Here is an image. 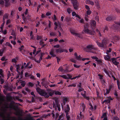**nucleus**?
Wrapping results in <instances>:
<instances>
[{"instance_id": "f257e3e1", "label": "nucleus", "mask_w": 120, "mask_h": 120, "mask_svg": "<svg viewBox=\"0 0 120 120\" xmlns=\"http://www.w3.org/2000/svg\"><path fill=\"white\" fill-rule=\"evenodd\" d=\"M37 92L41 95L44 96L45 98H48L49 96H52L54 94V91L49 89H47V93L44 90H42L38 87L36 89Z\"/></svg>"}, {"instance_id": "f03ea898", "label": "nucleus", "mask_w": 120, "mask_h": 120, "mask_svg": "<svg viewBox=\"0 0 120 120\" xmlns=\"http://www.w3.org/2000/svg\"><path fill=\"white\" fill-rule=\"evenodd\" d=\"M105 40H103L101 43L97 41L96 42L98 46L102 48H105L106 47L105 46Z\"/></svg>"}, {"instance_id": "7ed1b4c3", "label": "nucleus", "mask_w": 120, "mask_h": 120, "mask_svg": "<svg viewBox=\"0 0 120 120\" xmlns=\"http://www.w3.org/2000/svg\"><path fill=\"white\" fill-rule=\"evenodd\" d=\"M83 31L85 33L87 34L91 35H94L95 33V31L94 30H91L88 29H83Z\"/></svg>"}, {"instance_id": "20e7f679", "label": "nucleus", "mask_w": 120, "mask_h": 120, "mask_svg": "<svg viewBox=\"0 0 120 120\" xmlns=\"http://www.w3.org/2000/svg\"><path fill=\"white\" fill-rule=\"evenodd\" d=\"M86 49L88 50L89 51L91 50L94 49L95 48L94 45L92 44H89L86 46Z\"/></svg>"}, {"instance_id": "39448f33", "label": "nucleus", "mask_w": 120, "mask_h": 120, "mask_svg": "<svg viewBox=\"0 0 120 120\" xmlns=\"http://www.w3.org/2000/svg\"><path fill=\"white\" fill-rule=\"evenodd\" d=\"M69 101V98L67 97H63V103H61V105H65L66 104V103Z\"/></svg>"}, {"instance_id": "423d86ee", "label": "nucleus", "mask_w": 120, "mask_h": 120, "mask_svg": "<svg viewBox=\"0 0 120 120\" xmlns=\"http://www.w3.org/2000/svg\"><path fill=\"white\" fill-rule=\"evenodd\" d=\"M115 19V18L112 15L108 16L106 19V20L109 21L113 20Z\"/></svg>"}, {"instance_id": "0eeeda50", "label": "nucleus", "mask_w": 120, "mask_h": 120, "mask_svg": "<svg viewBox=\"0 0 120 120\" xmlns=\"http://www.w3.org/2000/svg\"><path fill=\"white\" fill-rule=\"evenodd\" d=\"M5 101L4 98L0 97V104L2 105H8L7 104H3L5 102Z\"/></svg>"}, {"instance_id": "6e6552de", "label": "nucleus", "mask_w": 120, "mask_h": 120, "mask_svg": "<svg viewBox=\"0 0 120 120\" xmlns=\"http://www.w3.org/2000/svg\"><path fill=\"white\" fill-rule=\"evenodd\" d=\"M119 57H118L116 58H112L111 59V61H112L113 63L115 65H117L119 63V62H117L116 61V59Z\"/></svg>"}, {"instance_id": "1a4fd4ad", "label": "nucleus", "mask_w": 120, "mask_h": 120, "mask_svg": "<svg viewBox=\"0 0 120 120\" xmlns=\"http://www.w3.org/2000/svg\"><path fill=\"white\" fill-rule=\"evenodd\" d=\"M112 100V99L110 97H109V99L105 100L103 101V102L105 103V104H108V103L110 102V100Z\"/></svg>"}, {"instance_id": "9d476101", "label": "nucleus", "mask_w": 120, "mask_h": 120, "mask_svg": "<svg viewBox=\"0 0 120 120\" xmlns=\"http://www.w3.org/2000/svg\"><path fill=\"white\" fill-rule=\"evenodd\" d=\"M83 94L82 93H81V94L86 99L88 100L89 99V97H86V91H84L83 92Z\"/></svg>"}, {"instance_id": "9b49d317", "label": "nucleus", "mask_w": 120, "mask_h": 120, "mask_svg": "<svg viewBox=\"0 0 120 120\" xmlns=\"http://www.w3.org/2000/svg\"><path fill=\"white\" fill-rule=\"evenodd\" d=\"M81 112L77 116V119H78L80 120V119H81L83 118L84 116L81 114Z\"/></svg>"}, {"instance_id": "f8f14e48", "label": "nucleus", "mask_w": 120, "mask_h": 120, "mask_svg": "<svg viewBox=\"0 0 120 120\" xmlns=\"http://www.w3.org/2000/svg\"><path fill=\"white\" fill-rule=\"evenodd\" d=\"M7 99L10 102V104L9 105L7 104V103H5L7 104L8 105H14L15 104V103L13 101H10L11 99L9 97H7Z\"/></svg>"}, {"instance_id": "ddd939ff", "label": "nucleus", "mask_w": 120, "mask_h": 120, "mask_svg": "<svg viewBox=\"0 0 120 120\" xmlns=\"http://www.w3.org/2000/svg\"><path fill=\"white\" fill-rule=\"evenodd\" d=\"M45 54V53H41L40 56V58L38 61H37V63H40V62L41 60L42 59V58L43 56Z\"/></svg>"}, {"instance_id": "4468645a", "label": "nucleus", "mask_w": 120, "mask_h": 120, "mask_svg": "<svg viewBox=\"0 0 120 120\" xmlns=\"http://www.w3.org/2000/svg\"><path fill=\"white\" fill-rule=\"evenodd\" d=\"M110 56L109 55H107L104 56L105 59L106 60L109 61L110 58Z\"/></svg>"}, {"instance_id": "2eb2a0df", "label": "nucleus", "mask_w": 120, "mask_h": 120, "mask_svg": "<svg viewBox=\"0 0 120 120\" xmlns=\"http://www.w3.org/2000/svg\"><path fill=\"white\" fill-rule=\"evenodd\" d=\"M67 107L65 109V113H68V112H69L70 109L69 107V105H67Z\"/></svg>"}, {"instance_id": "dca6fc26", "label": "nucleus", "mask_w": 120, "mask_h": 120, "mask_svg": "<svg viewBox=\"0 0 120 120\" xmlns=\"http://www.w3.org/2000/svg\"><path fill=\"white\" fill-rule=\"evenodd\" d=\"M56 53H58L59 52L61 53L62 52L64 51V50L63 49H62L61 48H59L57 49H56Z\"/></svg>"}, {"instance_id": "f3484780", "label": "nucleus", "mask_w": 120, "mask_h": 120, "mask_svg": "<svg viewBox=\"0 0 120 120\" xmlns=\"http://www.w3.org/2000/svg\"><path fill=\"white\" fill-rule=\"evenodd\" d=\"M64 115L62 114L60 115L58 119L57 120H64V118L63 116Z\"/></svg>"}, {"instance_id": "a211bd4d", "label": "nucleus", "mask_w": 120, "mask_h": 120, "mask_svg": "<svg viewBox=\"0 0 120 120\" xmlns=\"http://www.w3.org/2000/svg\"><path fill=\"white\" fill-rule=\"evenodd\" d=\"M91 26L95 27L96 26V22L94 20L92 21L91 24Z\"/></svg>"}, {"instance_id": "6ab92c4d", "label": "nucleus", "mask_w": 120, "mask_h": 120, "mask_svg": "<svg viewBox=\"0 0 120 120\" xmlns=\"http://www.w3.org/2000/svg\"><path fill=\"white\" fill-rule=\"evenodd\" d=\"M9 2V0H6L5 1V6L6 7H8L9 6L10 4V3Z\"/></svg>"}, {"instance_id": "aec40b11", "label": "nucleus", "mask_w": 120, "mask_h": 120, "mask_svg": "<svg viewBox=\"0 0 120 120\" xmlns=\"http://www.w3.org/2000/svg\"><path fill=\"white\" fill-rule=\"evenodd\" d=\"M22 111H17L16 115H19V116H22Z\"/></svg>"}, {"instance_id": "412c9836", "label": "nucleus", "mask_w": 120, "mask_h": 120, "mask_svg": "<svg viewBox=\"0 0 120 120\" xmlns=\"http://www.w3.org/2000/svg\"><path fill=\"white\" fill-rule=\"evenodd\" d=\"M53 107H55L56 110L57 108L58 110L59 111L60 110V105H53Z\"/></svg>"}, {"instance_id": "4be33fe9", "label": "nucleus", "mask_w": 120, "mask_h": 120, "mask_svg": "<svg viewBox=\"0 0 120 120\" xmlns=\"http://www.w3.org/2000/svg\"><path fill=\"white\" fill-rule=\"evenodd\" d=\"M75 36L80 38H83V37L82 35L77 33H75Z\"/></svg>"}, {"instance_id": "5701e85b", "label": "nucleus", "mask_w": 120, "mask_h": 120, "mask_svg": "<svg viewBox=\"0 0 120 120\" xmlns=\"http://www.w3.org/2000/svg\"><path fill=\"white\" fill-rule=\"evenodd\" d=\"M95 3L96 4L95 5L96 6L97 8L98 9L100 8V6L99 3L98 1H95Z\"/></svg>"}, {"instance_id": "b1692460", "label": "nucleus", "mask_w": 120, "mask_h": 120, "mask_svg": "<svg viewBox=\"0 0 120 120\" xmlns=\"http://www.w3.org/2000/svg\"><path fill=\"white\" fill-rule=\"evenodd\" d=\"M103 90L104 92V95H106L107 94H109V93L110 91V90H109V89L108 90V89H106V92L105 93V90Z\"/></svg>"}, {"instance_id": "393cba45", "label": "nucleus", "mask_w": 120, "mask_h": 120, "mask_svg": "<svg viewBox=\"0 0 120 120\" xmlns=\"http://www.w3.org/2000/svg\"><path fill=\"white\" fill-rule=\"evenodd\" d=\"M75 58L78 60H81V56L80 55L78 56L77 53H75Z\"/></svg>"}, {"instance_id": "a878e982", "label": "nucleus", "mask_w": 120, "mask_h": 120, "mask_svg": "<svg viewBox=\"0 0 120 120\" xmlns=\"http://www.w3.org/2000/svg\"><path fill=\"white\" fill-rule=\"evenodd\" d=\"M89 26V25L87 23H85L84 26V29H88V27Z\"/></svg>"}, {"instance_id": "bb28decb", "label": "nucleus", "mask_w": 120, "mask_h": 120, "mask_svg": "<svg viewBox=\"0 0 120 120\" xmlns=\"http://www.w3.org/2000/svg\"><path fill=\"white\" fill-rule=\"evenodd\" d=\"M70 31L71 34L74 35L75 34V32L74 30L72 29H70Z\"/></svg>"}, {"instance_id": "cd10ccee", "label": "nucleus", "mask_w": 120, "mask_h": 120, "mask_svg": "<svg viewBox=\"0 0 120 120\" xmlns=\"http://www.w3.org/2000/svg\"><path fill=\"white\" fill-rule=\"evenodd\" d=\"M5 45L6 46H8L10 47L11 49H12V47L10 43L8 42H7L5 44Z\"/></svg>"}, {"instance_id": "c85d7f7f", "label": "nucleus", "mask_w": 120, "mask_h": 120, "mask_svg": "<svg viewBox=\"0 0 120 120\" xmlns=\"http://www.w3.org/2000/svg\"><path fill=\"white\" fill-rule=\"evenodd\" d=\"M113 38L117 40H118L120 39L119 37L117 35H115Z\"/></svg>"}, {"instance_id": "c756f323", "label": "nucleus", "mask_w": 120, "mask_h": 120, "mask_svg": "<svg viewBox=\"0 0 120 120\" xmlns=\"http://www.w3.org/2000/svg\"><path fill=\"white\" fill-rule=\"evenodd\" d=\"M55 101L56 104H55L54 102H53V105H58V99H56L55 100Z\"/></svg>"}, {"instance_id": "7c9ffc66", "label": "nucleus", "mask_w": 120, "mask_h": 120, "mask_svg": "<svg viewBox=\"0 0 120 120\" xmlns=\"http://www.w3.org/2000/svg\"><path fill=\"white\" fill-rule=\"evenodd\" d=\"M103 40H105V46H106V44H107L108 43H109V40H108L107 39L105 38Z\"/></svg>"}, {"instance_id": "2f4dec72", "label": "nucleus", "mask_w": 120, "mask_h": 120, "mask_svg": "<svg viewBox=\"0 0 120 120\" xmlns=\"http://www.w3.org/2000/svg\"><path fill=\"white\" fill-rule=\"evenodd\" d=\"M0 117L4 118L5 117L4 113L2 112H0Z\"/></svg>"}, {"instance_id": "473e14b6", "label": "nucleus", "mask_w": 120, "mask_h": 120, "mask_svg": "<svg viewBox=\"0 0 120 120\" xmlns=\"http://www.w3.org/2000/svg\"><path fill=\"white\" fill-rule=\"evenodd\" d=\"M105 117L107 118L106 113H104L103 114L102 116H101V118H105Z\"/></svg>"}, {"instance_id": "72a5a7b5", "label": "nucleus", "mask_w": 120, "mask_h": 120, "mask_svg": "<svg viewBox=\"0 0 120 120\" xmlns=\"http://www.w3.org/2000/svg\"><path fill=\"white\" fill-rule=\"evenodd\" d=\"M80 20L79 21V22L81 23H84V19H80Z\"/></svg>"}, {"instance_id": "f704fd0d", "label": "nucleus", "mask_w": 120, "mask_h": 120, "mask_svg": "<svg viewBox=\"0 0 120 120\" xmlns=\"http://www.w3.org/2000/svg\"><path fill=\"white\" fill-rule=\"evenodd\" d=\"M8 15L7 14H5L3 16V20L4 21V19H7L8 18Z\"/></svg>"}, {"instance_id": "c9c22d12", "label": "nucleus", "mask_w": 120, "mask_h": 120, "mask_svg": "<svg viewBox=\"0 0 120 120\" xmlns=\"http://www.w3.org/2000/svg\"><path fill=\"white\" fill-rule=\"evenodd\" d=\"M54 92H55V94L56 95H61V94L60 92H59V91H54Z\"/></svg>"}, {"instance_id": "e433bc0d", "label": "nucleus", "mask_w": 120, "mask_h": 120, "mask_svg": "<svg viewBox=\"0 0 120 120\" xmlns=\"http://www.w3.org/2000/svg\"><path fill=\"white\" fill-rule=\"evenodd\" d=\"M59 76L61 77L64 79H68V77L66 75H59Z\"/></svg>"}, {"instance_id": "4c0bfd02", "label": "nucleus", "mask_w": 120, "mask_h": 120, "mask_svg": "<svg viewBox=\"0 0 120 120\" xmlns=\"http://www.w3.org/2000/svg\"><path fill=\"white\" fill-rule=\"evenodd\" d=\"M71 1L72 3L74 8L75 9V0H71Z\"/></svg>"}, {"instance_id": "58836bf2", "label": "nucleus", "mask_w": 120, "mask_h": 120, "mask_svg": "<svg viewBox=\"0 0 120 120\" xmlns=\"http://www.w3.org/2000/svg\"><path fill=\"white\" fill-rule=\"evenodd\" d=\"M79 6L78 3L77 2V1L75 0V10H77L78 6Z\"/></svg>"}, {"instance_id": "ea45409f", "label": "nucleus", "mask_w": 120, "mask_h": 120, "mask_svg": "<svg viewBox=\"0 0 120 120\" xmlns=\"http://www.w3.org/2000/svg\"><path fill=\"white\" fill-rule=\"evenodd\" d=\"M66 118L67 120H69L70 116L68 115V113H67L66 114Z\"/></svg>"}, {"instance_id": "a19ab883", "label": "nucleus", "mask_w": 120, "mask_h": 120, "mask_svg": "<svg viewBox=\"0 0 120 120\" xmlns=\"http://www.w3.org/2000/svg\"><path fill=\"white\" fill-rule=\"evenodd\" d=\"M4 51V49L0 50V56H2V54Z\"/></svg>"}, {"instance_id": "79ce46f5", "label": "nucleus", "mask_w": 120, "mask_h": 120, "mask_svg": "<svg viewBox=\"0 0 120 120\" xmlns=\"http://www.w3.org/2000/svg\"><path fill=\"white\" fill-rule=\"evenodd\" d=\"M67 11L69 14H70L71 13V11H72V10H71L70 8H68L67 9Z\"/></svg>"}, {"instance_id": "37998d69", "label": "nucleus", "mask_w": 120, "mask_h": 120, "mask_svg": "<svg viewBox=\"0 0 120 120\" xmlns=\"http://www.w3.org/2000/svg\"><path fill=\"white\" fill-rule=\"evenodd\" d=\"M58 70L62 72L64 71V69L62 67H60L58 69Z\"/></svg>"}, {"instance_id": "c03bdc74", "label": "nucleus", "mask_w": 120, "mask_h": 120, "mask_svg": "<svg viewBox=\"0 0 120 120\" xmlns=\"http://www.w3.org/2000/svg\"><path fill=\"white\" fill-rule=\"evenodd\" d=\"M3 23H2V24L1 25V26L0 27V28L1 30H2V29H3V27L5 22L4 21H3Z\"/></svg>"}, {"instance_id": "a18cd8bd", "label": "nucleus", "mask_w": 120, "mask_h": 120, "mask_svg": "<svg viewBox=\"0 0 120 120\" xmlns=\"http://www.w3.org/2000/svg\"><path fill=\"white\" fill-rule=\"evenodd\" d=\"M95 60L97 62L99 63H101L102 61L101 60L99 59L98 58H97Z\"/></svg>"}, {"instance_id": "49530a36", "label": "nucleus", "mask_w": 120, "mask_h": 120, "mask_svg": "<svg viewBox=\"0 0 120 120\" xmlns=\"http://www.w3.org/2000/svg\"><path fill=\"white\" fill-rule=\"evenodd\" d=\"M111 51V49L110 48H109V50H106V54L108 55V54H109L108 53L110 52Z\"/></svg>"}, {"instance_id": "de8ad7c7", "label": "nucleus", "mask_w": 120, "mask_h": 120, "mask_svg": "<svg viewBox=\"0 0 120 120\" xmlns=\"http://www.w3.org/2000/svg\"><path fill=\"white\" fill-rule=\"evenodd\" d=\"M113 120H120L119 118L117 116L114 117Z\"/></svg>"}, {"instance_id": "09e8293b", "label": "nucleus", "mask_w": 120, "mask_h": 120, "mask_svg": "<svg viewBox=\"0 0 120 120\" xmlns=\"http://www.w3.org/2000/svg\"><path fill=\"white\" fill-rule=\"evenodd\" d=\"M116 24H114L112 26V28L114 29H116Z\"/></svg>"}, {"instance_id": "8fccbe9b", "label": "nucleus", "mask_w": 120, "mask_h": 120, "mask_svg": "<svg viewBox=\"0 0 120 120\" xmlns=\"http://www.w3.org/2000/svg\"><path fill=\"white\" fill-rule=\"evenodd\" d=\"M11 35H13L14 36V35H15V32L14 30H12Z\"/></svg>"}, {"instance_id": "3c124183", "label": "nucleus", "mask_w": 120, "mask_h": 120, "mask_svg": "<svg viewBox=\"0 0 120 120\" xmlns=\"http://www.w3.org/2000/svg\"><path fill=\"white\" fill-rule=\"evenodd\" d=\"M108 28L107 27H105V28L103 30V32H104L105 33L107 31H108Z\"/></svg>"}, {"instance_id": "603ef678", "label": "nucleus", "mask_w": 120, "mask_h": 120, "mask_svg": "<svg viewBox=\"0 0 120 120\" xmlns=\"http://www.w3.org/2000/svg\"><path fill=\"white\" fill-rule=\"evenodd\" d=\"M54 51L53 49H52L51 52H50V55H52L53 54H54Z\"/></svg>"}, {"instance_id": "864d4df0", "label": "nucleus", "mask_w": 120, "mask_h": 120, "mask_svg": "<svg viewBox=\"0 0 120 120\" xmlns=\"http://www.w3.org/2000/svg\"><path fill=\"white\" fill-rule=\"evenodd\" d=\"M87 14L88 15H90L91 13V11L89 10H88L87 11Z\"/></svg>"}, {"instance_id": "5fc2aeb1", "label": "nucleus", "mask_w": 120, "mask_h": 120, "mask_svg": "<svg viewBox=\"0 0 120 120\" xmlns=\"http://www.w3.org/2000/svg\"><path fill=\"white\" fill-rule=\"evenodd\" d=\"M88 16L87 15H86L85 17V20L86 21H88Z\"/></svg>"}, {"instance_id": "6e6d98bb", "label": "nucleus", "mask_w": 120, "mask_h": 120, "mask_svg": "<svg viewBox=\"0 0 120 120\" xmlns=\"http://www.w3.org/2000/svg\"><path fill=\"white\" fill-rule=\"evenodd\" d=\"M116 10L117 13H120V10L118 8H116Z\"/></svg>"}, {"instance_id": "4d7b16f0", "label": "nucleus", "mask_w": 120, "mask_h": 120, "mask_svg": "<svg viewBox=\"0 0 120 120\" xmlns=\"http://www.w3.org/2000/svg\"><path fill=\"white\" fill-rule=\"evenodd\" d=\"M30 58L34 60L35 61L37 62V61H38V60H37L34 57H31Z\"/></svg>"}, {"instance_id": "13d9d810", "label": "nucleus", "mask_w": 120, "mask_h": 120, "mask_svg": "<svg viewBox=\"0 0 120 120\" xmlns=\"http://www.w3.org/2000/svg\"><path fill=\"white\" fill-rule=\"evenodd\" d=\"M24 48V46L23 45H22L21 47L19 48V49L20 50V51H21Z\"/></svg>"}, {"instance_id": "bf43d9fd", "label": "nucleus", "mask_w": 120, "mask_h": 120, "mask_svg": "<svg viewBox=\"0 0 120 120\" xmlns=\"http://www.w3.org/2000/svg\"><path fill=\"white\" fill-rule=\"evenodd\" d=\"M91 1L87 0L86 1V3L87 4H90Z\"/></svg>"}, {"instance_id": "052dcab7", "label": "nucleus", "mask_w": 120, "mask_h": 120, "mask_svg": "<svg viewBox=\"0 0 120 120\" xmlns=\"http://www.w3.org/2000/svg\"><path fill=\"white\" fill-rule=\"evenodd\" d=\"M95 19L96 21H98L99 20V17L98 16H96L95 18Z\"/></svg>"}, {"instance_id": "680f3d73", "label": "nucleus", "mask_w": 120, "mask_h": 120, "mask_svg": "<svg viewBox=\"0 0 120 120\" xmlns=\"http://www.w3.org/2000/svg\"><path fill=\"white\" fill-rule=\"evenodd\" d=\"M4 3V1L3 0H0V4L1 5L3 4Z\"/></svg>"}, {"instance_id": "e2e57ef3", "label": "nucleus", "mask_w": 120, "mask_h": 120, "mask_svg": "<svg viewBox=\"0 0 120 120\" xmlns=\"http://www.w3.org/2000/svg\"><path fill=\"white\" fill-rule=\"evenodd\" d=\"M114 95H116V99H117V98H118V97L117 96V92H115L114 93Z\"/></svg>"}, {"instance_id": "0e129e2a", "label": "nucleus", "mask_w": 120, "mask_h": 120, "mask_svg": "<svg viewBox=\"0 0 120 120\" xmlns=\"http://www.w3.org/2000/svg\"><path fill=\"white\" fill-rule=\"evenodd\" d=\"M29 84L30 86L31 87H32L34 85V84H33L31 82H29Z\"/></svg>"}, {"instance_id": "69168bd1", "label": "nucleus", "mask_w": 120, "mask_h": 120, "mask_svg": "<svg viewBox=\"0 0 120 120\" xmlns=\"http://www.w3.org/2000/svg\"><path fill=\"white\" fill-rule=\"evenodd\" d=\"M41 36H39L38 35H37V39L38 40H39L41 38Z\"/></svg>"}, {"instance_id": "338daca9", "label": "nucleus", "mask_w": 120, "mask_h": 120, "mask_svg": "<svg viewBox=\"0 0 120 120\" xmlns=\"http://www.w3.org/2000/svg\"><path fill=\"white\" fill-rule=\"evenodd\" d=\"M50 34L51 36H55L56 35V34L53 32H52Z\"/></svg>"}, {"instance_id": "774afa93", "label": "nucleus", "mask_w": 120, "mask_h": 120, "mask_svg": "<svg viewBox=\"0 0 120 120\" xmlns=\"http://www.w3.org/2000/svg\"><path fill=\"white\" fill-rule=\"evenodd\" d=\"M11 43L12 44H13L14 45H15L16 44V43L15 41H11Z\"/></svg>"}]
</instances>
